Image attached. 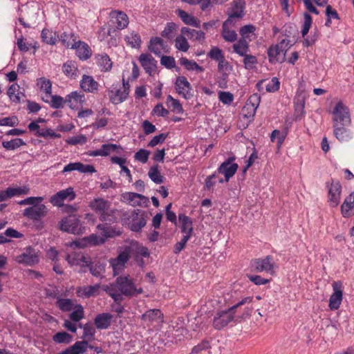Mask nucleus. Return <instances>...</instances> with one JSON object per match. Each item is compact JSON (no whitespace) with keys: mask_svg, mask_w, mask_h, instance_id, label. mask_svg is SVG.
<instances>
[{"mask_svg":"<svg viewBox=\"0 0 354 354\" xmlns=\"http://www.w3.org/2000/svg\"><path fill=\"white\" fill-rule=\"evenodd\" d=\"M104 290L116 303H120L123 300V296L132 297L143 292L142 288L129 274L118 277Z\"/></svg>","mask_w":354,"mask_h":354,"instance_id":"1","label":"nucleus"},{"mask_svg":"<svg viewBox=\"0 0 354 354\" xmlns=\"http://www.w3.org/2000/svg\"><path fill=\"white\" fill-rule=\"evenodd\" d=\"M253 297L242 298L236 304L229 308L227 310H221L216 313L213 320V326L216 330L225 327L234 319V310L245 304L252 302Z\"/></svg>","mask_w":354,"mask_h":354,"instance_id":"2","label":"nucleus"},{"mask_svg":"<svg viewBox=\"0 0 354 354\" xmlns=\"http://www.w3.org/2000/svg\"><path fill=\"white\" fill-rule=\"evenodd\" d=\"M89 207L100 216L102 221H114V214L117 209H111V203L102 198H95L91 201Z\"/></svg>","mask_w":354,"mask_h":354,"instance_id":"3","label":"nucleus"},{"mask_svg":"<svg viewBox=\"0 0 354 354\" xmlns=\"http://www.w3.org/2000/svg\"><path fill=\"white\" fill-rule=\"evenodd\" d=\"M147 215L141 209L133 210L131 212H124L121 216L123 225H127L131 230L139 232L147 224Z\"/></svg>","mask_w":354,"mask_h":354,"instance_id":"4","label":"nucleus"},{"mask_svg":"<svg viewBox=\"0 0 354 354\" xmlns=\"http://www.w3.org/2000/svg\"><path fill=\"white\" fill-rule=\"evenodd\" d=\"M130 258L131 248L126 246L122 250L119 251L116 257L111 258L109 260V265L112 268L114 276L119 275L124 270L126 265Z\"/></svg>","mask_w":354,"mask_h":354,"instance_id":"5","label":"nucleus"},{"mask_svg":"<svg viewBox=\"0 0 354 354\" xmlns=\"http://www.w3.org/2000/svg\"><path fill=\"white\" fill-rule=\"evenodd\" d=\"M59 228L62 231L73 234H81L85 231L80 218L75 215H69L59 221Z\"/></svg>","mask_w":354,"mask_h":354,"instance_id":"6","label":"nucleus"},{"mask_svg":"<svg viewBox=\"0 0 354 354\" xmlns=\"http://www.w3.org/2000/svg\"><path fill=\"white\" fill-rule=\"evenodd\" d=\"M332 113L333 127H335L337 124H351L348 109L342 102H339L336 104Z\"/></svg>","mask_w":354,"mask_h":354,"instance_id":"7","label":"nucleus"},{"mask_svg":"<svg viewBox=\"0 0 354 354\" xmlns=\"http://www.w3.org/2000/svg\"><path fill=\"white\" fill-rule=\"evenodd\" d=\"M252 269L257 272H266L273 274L274 261L272 257L268 255L263 259H256L251 261Z\"/></svg>","mask_w":354,"mask_h":354,"instance_id":"8","label":"nucleus"},{"mask_svg":"<svg viewBox=\"0 0 354 354\" xmlns=\"http://www.w3.org/2000/svg\"><path fill=\"white\" fill-rule=\"evenodd\" d=\"M235 159L234 156L228 157L217 169L218 174L224 175L225 182L229 181L230 178L235 174L239 168L238 164L234 162Z\"/></svg>","mask_w":354,"mask_h":354,"instance_id":"9","label":"nucleus"},{"mask_svg":"<svg viewBox=\"0 0 354 354\" xmlns=\"http://www.w3.org/2000/svg\"><path fill=\"white\" fill-rule=\"evenodd\" d=\"M76 197V194L73 190V188L68 187L65 189H62L50 198V202L57 207H62L64 205V201L67 200L68 201H73Z\"/></svg>","mask_w":354,"mask_h":354,"instance_id":"10","label":"nucleus"},{"mask_svg":"<svg viewBox=\"0 0 354 354\" xmlns=\"http://www.w3.org/2000/svg\"><path fill=\"white\" fill-rule=\"evenodd\" d=\"M48 212V209L44 204L35 205L26 208L24 210V216L34 221H38L41 218L46 216Z\"/></svg>","mask_w":354,"mask_h":354,"instance_id":"11","label":"nucleus"},{"mask_svg":"<svg viewBox=\"0 0 354 354\" xmlns=\"http://www.w3.org/2000/svg\"><path fill=\"white\" fill-rule=\"evenodd\" d=\"M342 185L338 180H332L328 187V201L330 207H337L340 201Z\"/></svg>","mask_w":354,"mask_h":354,"instance_id":"12","label":"nucleus"},{"mask_svg":"<svg viewBox=\"0 0 354 354\" xmlns=\"http://www.w3.org/2000/svg\"><path fill=\"white\" fill-rule=\"evenodd\" d=\"M15 260L19 263L31 266L37 263L39 259L35 250L29 246L26 248L21 254L16 256Z\"/></svg>","mask_w":354,"mask_h":354,"instance_id":"13","label":"nucleus"},{"mask_svg":"<svg viewBox=\"0 0 354 354\" xmlns=\"http://www.w3.org/2000/svg\"><path fill=\"white\" fill-rule=\"evenodd\" d=\"M333 293L330 295L329 299V308L330 310H337L342 301V283L340 281H335L332 284Z\"/></svg>","mask_w":354,"mask_h":354,"instance_id":"14","label":"nucleus"},{"mask_svg":"<svg viewBox=\"0 0 354 354\" xmlns=\"http://www.w3.org/2000/svg\"><path fill=\"white\" fill-rule=\"evenodd\" d=\"M175 86L178 93L185 99L188 100L193 96L192 93V86L185 77H178L175 82Z\"/></svg>","mask_w":354,"mask_h":354,"instance_id":"15","label":"nucleus"},{"mask_svg":"<svg viewBox=\"0 0 354 354\" xmlns=\"http://www.w3.org/2000/svg\"><path fill=\"white\" fill-rule=\"evenodd\" d=\"M65 101L70 109L75 110L85 102L86 98L82 91H75L65 97Z\"/></svg>","mask_w":354,"mask_h":354,"instance_id":"16","label":"nucleus"},{"mask_svg":"<svg viewBox=\"0 0 354 354\" xmlns=\"http://www.w3.org/2000/svg\"><path fill=\"white\" fill-rule=\"evenodd\" d=\"M138 60L146 73L151 76L156 72L157 61L150 54L142 53Z\"/></svg>","mask_w":354,"mask_h":354,"instance_id":"17","label":"nucleus"},{"mask_svg":"<svg viewBox=\"0 0 354 354\" xmlns=\"http://www.w3.org/2000/svg\"><path fill=\"white\" fill-rule=\"evenodd\" d=\"M109 17L113 24L116 25L118 30H123L127 27L129 21L126 13L120 10H112L109 13Z\"/></svg>","mask_w":354,"mask_h":354,"instance_id":"18","label":"nucleus"},{"mask_svg":"<svg viewBox=\"0 0 354 354\" xmlns=\"http://www.w3.org/2000/svg\"><path fill=\"white\" fill-rule=\"evenodd\" d=\"M108 95L110 102L115 104H119L124 102L128 97V93L125 90H122L118 84H113V88L108 91Z\"/></svg>","mask_w":354,"mask_h":354,"instance_id":"19","label":"nucleus"},{"mask_svg":"<svg viewBox=\"0 0 354 354\" xmlns=\"http://www.w3.org/2000/svg\"><path fill=\"white\" fill-rule=\"evenodd\" d=\"M350 125L337 124L333 127L335 137L341 142L351 140L353 134L349 129Z\"/></svg>","mask_w":354,"mask_h":354,"instance_id":"20","label":"nucleus"},{"mask_svg":"<svg viewBox=\"0 0 354 354\" xmlns=\"http://www.w3.org/2000/svg\"><path fill=\"white\" fill-rule=\"evenodd\" d=\"M231 6L227 10V19H241L244 15L245 2L243 0H236L231 3Z\"/></svg>","mask_w":354,"mask_h":354,"instance_id":"21","label":"nucleus"},{"mask_svg":"<svg viewBox=\"0 0 354 354\" xmlns=\"http://www.w3.org/2000/svg\"><path fill=\"white\" fill-rule=\"evenodd\" d=\"M122 150L120 145L112 143L104 144L100 149L91 151L90 155L92 156H107L113 152L120 153Z\"/></svg>","mask_w":354,"mask_h":354,"instance_id":"22","label":"nucleus"},{"mask_svg":"<svg viewBox=\"0 0 354 354\" xmlns=\"http://www.w3.org/2000/svg\"><path fill=\"white\" fill-rule=\"evenodd\" d=\"M73 171H77L80 173H94L96 171L95 167L91 165H84L80 162H71L66 165L63 170L62 173L70 172Z\"/></svg>","mask_w":354,"mask_h":354,"instance_id":"23","label":"nucleus"},{"mask_svg":"<svg viewBox=\"0 0 354 354\" xmlns=\"http://www.w3.org/2000/svg\"><path fill=\"white\" fill-rule=\"evenodd\" d=\"M113 316L109 313L97 314L94 319V324L99 330L108 329L112 323Z\"/></svg>","mask_w":354,"mask_h":354,"instance_id":"24","label":"nucleus"},{"mask_svg":"<svg viewBox=\"0 0 354 354\" xmlns=\"http://www.w3.org/2000/svg\"><path fill=\"white\" fill-rule=\"evenodd\" d=\"M141 319L147 325L160 323L163 319V314L159 309H151L142 315Z\"/></svg>","mask_w":354,"mask_h":354,"instance_id":"25","label":"nucleus"},{"mask_svg":"<svg viewBox=\"0 0 354 354\" xmlns=\"http://www.w3.org/2000/svg\"><path fill=\"white\" fill-rule=\"evenodd\" d=\"M290 129V124H286L281 128V130L274 129L270 135V140L274 142L277 140V147L279 149L286 140Z\"/></svg>","mask_w":354,"mask_h":354,"instance_id":"26","label":"nucleus"},{"mask_svg":"<svg viewBox=\"0 0 354 354\" xmlns=\"http://www.w3.org/2000/svg\"><path fill=\"white\" fill-rule=\"evenodd\" d=\"M81 88L87 93H94L97 91L99 84L92 76L84 75L80 82Z\"/></svg>","mask_w":354,"mask_h":354,"instance_id":"27","label":"nucleus"},{"mask_svg":"<svg viewBox=\"0 0 354 354\" xmlns=\"http://www.w3.org/2000/svg\"><path fill=\"white\" fill-rule=\"evenodd\" d=\"M72 49L75 50L77 56L82 60H86L91 55V50L89 46L80 40L77 42L73 43Z\"/></svg>","mask_w":354,"mask_h":354,"instance_id":"28","label":"nucleus"},{"mask_svg":"<svg viewBox=\"0 0 354 354\" xmlns=\"http://www.w3.org/2000/svg\"><path fill=\"white\" fill-rule=\"evenodd\" d=\"M341 213L344 218H349L354 215V192L344 199L341 205Z\"/></svg>","mask_w":354,"mask_h":354,"instance_id":"29","label":"nucleus"},{"mask_svg":"<svg viewBox=\"0 0 354 354\" xmlns=\"http://www.w3.org/2000/svg\"><path fill=\"white\" fill-rule=\"evenodd\" d=\"M86 266L89 268L90 272L95 277L102 278L105 272L106 263L99 260L87 261Z\"/></svg>","mask_w":354,"mask_h":354,"instance_id":"30","label":"nucleus"},{"mask_svg":"<svg viewBox=\"0 0 354 354\" xmlns=\"http://www.w3.org/2000/svg\"><path fill=\"white\" fill-rule=\"evenodd\" d=\"M122 196L130 205L133 207L141 206L148 201L146 196L134 192H127Z\"/></svg>","mask_w":354,"mask_h":354,"instance_id":"31","label":"nucleus"},{"mask_svg":"<svg viewBox=\"0 0 354 354\" xmlns=\"http://www.w3.org/2000/svg\"><path fill=\"white\" fill-rule=\"evenodd\" d=\"M100 288V284L81 286L77 288L76 293L80 297L89 298L93 296H97L99 294Z\"/></svg>","mask_w":354,"mask_h":354,"instance_id":"32","label":"nucleus"},{"mask_svg":"<svg viewBox=\"0 0 354 354\" xmlns=\"http://www.w3.org/2000/svg\"><path fill=\"white\" fill-rule=\"evenodd\" d=\"M104 241V238L100 237L95 234H92L89 236L84 238L80 241H74L73 244L77 247L83 248L87 245H97L102 244Z\"/></svg>","mask_w":354,"mask_h":354,"instance_id":"33","label":"nucleus"},{"mask_svg":"<svg viewBox=\"0 0 354 354\" xmlns=\"http://www.w3.org/2000/svg\"><path fill=\"white\" fill-rule=\"evenodd\" d=\"M232 24L231 19H227L223 24L221 36L225 41L228 42H234L237 39V34L230 28V26Z\"/></svg>","mask_w":354,"mask_h":354,"instance_id":"34","label":"nucleus"},{"mask_svg":"<svg viewBox=\"0 0 354 354\" xmlns=\"http://www.w3.org/2000/svg\"><path fill=\"white\" fill-rule=\"evenodd\" d=\"M63 73L68 78L75 80L79 75L77 64L72 60H68L62 66Z\"/></svg>","mask_w":354,"mask_h":354,"instance_id":"35","label":"nucleus"},{"mask_svg":"<svg viewBox=\"0 0 354 354\" xmlns=\"http://www.w3.org/2000/svg\"><path fill=\"white\" fill-rule=\"evenodd\" d=\"M180 32L183 35H186L187 39L197 41L201 44L205 39V33L201 30H196L187 27H183Z\"/></svg>","mask_w":354,"mask_h":354,"instance_id":"36","label":"nucleus"},{"mask_svg":"<svg viewBox=\"0 0 354 354\" xmlns=\"http://www.w3.org/2000/svg\"><path fill=\"white\" fill-rule=\"evenodd\" d=\"M88 346V341L82 340L76 342L73 346L67 348L57 354H81L86 351Z\"/></svg>","mask_w":354,"mask_h":354,"instance_id":"37","label":"nucleus"},{"mask_svg":"<svg viewBox=\"0 0 354 354\" xmlns=\"http://www.w3.org/2000/svg\"><path fill=\"white\" fill-rule=\"evenodd\" d=\"M269 61L271 63L283 62L285 59L286 54L281 51L279 47L276 44L271 46L268 50Z\"/></svg>","mask_w":354,"mask_h":354,"instance_id":"38","label":"nucleus"},{"mask_svg":"<svg viewBox=\"0 0 354 354\" xmlns=\"http://www.w3.org/2000/svg\"><path fill=\"white\" fill-rule=\"evenodd\" d=\"M28 189L22 188L8 187L4 191H0V202L4 201L14 196L26 194Z\"/></svg>","mask_w":354,"mask_h":354,"instance_id":"39","label":"nucleus"},{"mask_svg":"<svg viewBox=\"0 0 354 354\" xmlns=\"http://www.w3.org/2000/svg\"><path fill=\"white\" fill-rule=\"evenodd\" d=\"M178 221L180 223V228L181 232H189V234H193V221L189 216H186L184 214H179Z\"/></svg>","mask_w":354,"mask_h":354,"instance_id":"40","label":"nucleus"},{"mask_svg":"<svg viewBox=\"0 0 354 354\" xmlns=\"http://www.w3.org/2000/svg\"><path fill=\"white\" fill-rule=\"evenodd\" d=\"M176 14L185 24L200 28V21L187 12L178 9L176 10Z\"/></svg>","mask_w":354,"mask_h":354,"instance_id":"41","label":"nucleus"},{"mask_svg":"<svg viewBox=\"0 0 354 354\" xmlns=\"http://www.w3.org/2000/svg\"><path fill=\"white\" fill-rule=\"evenodd\" d=\"M149 49L155 55H160L165 49V44L162 39L158 37L151 38L149 45Z\"/></svg>","mask_w":354,"mask_h":354,"instance_id":"42","label":"nucleus"},{"mask_svg":"<svg viewBox=\"0 0 354 354\" xmlns=\"http://www.w3.org/2000/svg\"><path fill=\"white\" fill-rule=\"evenodd\" d=\"M124 40L128 46L135 48H140L142 42L140 35L135 31H132L125 35Z\"/></svg>","mask_w":354,"mask_h":354,"instance_id":"43","label":"nucleus"},{"mask_svg":"<svg viewBox=\"0 0 354 354\" xmlns=\"http://www.w3.org/2000/svg\"><path fill=\"white\" fill-rule=\"evenodd\" d=\"M56 306L63 312H69L74 308L75 306L72 299L62 298L60 297H57L55 302Z\"/></svg>","mask_w":354,"mask_h":354,"instance_id":"44","label":"nucleus"},{"mask_svg":"<svg viewBox=\"0 0 354 354\" xmlns=\"http://www.w3.org/2000/svg\"><path fill=\"white\" fill-rule=\"evenodd\" d=\"M66 259L71 266H77L82 262L85 263L87 262L85 256L82 252H71L66 256Z\"/></svg>","mask_w":354,"mask_h":354,"instance_id":"45","label":"nucleus"},{"mask_svg":"<svg viewBox=\"0 0 354 354\" xmlns=\"http://www.w3.org/2000/svg\"><path fill=\"white\" fill-rule=\"evenodd\" d=\"M96 59L97 64L102 71H109L112 68V62L106 54L98 55Z\"/></svg>","mask_w":354,"mask_h":354,"instance_id":"46","label":"nucleus"},{"mask_svg":"<svg viewBox=\"0 0 354 354\" xmlns=\"http://www.w3.org/2000/svg\"><path fill=\"white\" fill-rule=\"evenodd\" d=\"M41 37L44 42L50 45L55 44L58 37L55 32H53L47 28L42 30Z\"/></svg>","mask_w":354,"mask_h":354,"instance_id":"47","label":"nucleus"},{"mask_svg":"<svg viewBox=\"0 0 354 354\" xmlns=\"http://www.w3.org/2000/svg\"><path fill=\"white\" fill-rule=\"evenodd\" d=\"M179 63L188 71H196L197 72H203L204 71V68L199 66L195 61L189 60L186 57H181L179 60Z\"/></svg>","mask_w":354,"mask_h":354,"instance_id":"48","label":"nucleus"},{"mask_svg":"<svg viewBox=\"0 0 354 354\" xmlns=\"http://www.w3.org/2000/svg\"><path fill=\"white\" fill-rule=\"evenodd\" d=\"M59 40L62 44L68 48H72L73 43L77 42L78 41L77 36L75 33H67L66 32L61 35Z\"/></svg>","mask_w":354,"mask_h":354,"instance_id":"49","label":"nucleus"},{"mask_svg":"<svg viewBox=\"0 0 354 354\" xmlns=\"http://www.w3.org/2000/svg\"><path fill=\"white\" fill-rule=\"evenodd\" d=\"M233 50L234 52L240 56L245 55V54H247V53L249 51L248 42L245 40V39L241 38L233 45Z\"/></svg>","mask_w":354,"mask_h":354,"instance_id":"50","label":"nucleus"},{"mask_svg":"<svg viewBox=\"0 0 354 354\" xmlns=\"http://www.w3.org/2000/svg\"><path fill=\"white\" fill-rule=\"evenodd\" d=\"M131 248V256L132 257H149V252L148 248L136 243Z\"/></svg>","mask_w":354,"mask_h":354,"instance_id":"51","label":"nucleus"},{"mask_svg":"<svg viewBox=\"0 0 354 354\" xmlns=\"http://www.w3.org/2000/svg\"><path fill=\"white\" fill-rule=\"evenodd\" d=\"M175 47L180 51L187 52L189 48V44L187 41L186 35H181L177 36L175 39Z\"/></svg>","mask_w":354,"mask_h":354,"instance_id":"52","label":"nucleus"},{"mask_svg":"<svg viewBox=\"0 0 354 354\" xmlns=\"http://www.w3.org/2000/svg\"><path fill=\"white\" fill-rule=\"evenodd\" d=\"M166 104L169 109L171 111L177 113H181L183 111V109L180 102L178 100L174 99L171 95H169L167 97Z\"/></svg>","mask_w":354,"mask_h":354,"instance_id":"53","label":"nucleus"},{"mask_svg":"<svg viewBox=\"0 0 354 354\" xmlns=\"http://www.w3.org/2000/svg\"><path fill=\"white\" fill-rule=\"evenodd\" d=\"M72 339V336L65 331L58 332L53 336V340L57 344H69Z\"/></svg>","mask_w":354,"mask_h":354,"instance_id":"54","label":"nucleus"},{"mask_svg":"<svg viewBox=\"0 0 354 354\" xmlns=\"http://www.w3.org/2000/svg\"><path fill=\"white\" fill-rule=\"evenodd\" d=\"M23 145H26V142L21 138H14L2 142V146L7 150H15Z\"/></svg>","mask_w":354,"mask_h":354,"instance_id":"55","label":"nucleus"},{"mask_svg":"<svg viewBox=\"0 0 354 354\" xmlns=\"http://www.w3.org/2000/svg\"><path fill=\"white\" fill-rule=\"evenodd\" d=\"M37 85L41 91L45 92L47 95H50L52 91V83L50 80L46 77H40L37 80Z\"/></svg>","mask_w":354,"mask_h":354,"instance_id":"56","label":"nucleus"},{"mask_svg":"<svg viewBox=\"0 0 354 354\" xmlns=\"http://www.w3.org/2000/svg\"><path fill=\"white\" fill-rule=\"evenodd\" d=\"M176 28L177 26L175 23H167L165 29L162 30L161 35L167 39L171 40L175 37L174 31Z\"/></svg>","mask_w":354,"mask_h":354,"instance_id":"57","label":"nucleus"},{"mask_svg":"<svg viewBox=\"0 0 354 354\" xmlns=\"http://www.w3.org/2000/svg\"><path fill=\"white\" fill-rule=\"evenodd\" d=\"M148 176L152 181L156 184H160L163 182V176L160 174L158 167H151L148 172Z\"/></svg>","mask_w":354,"mask_h":354,"instance_id":"58","label":"nucleus"},{"mask_svg":"<svg viewBox=\"0 0 354 354\" xmlns=\"http://www.w3.org/2000/svg\"><path fill=\"white\" fill-rule=\"evenodd\" d=\"M97 228L104 239L113 237L115 235V231L107 223L99 224Z\"/></svg>","mask_w":354,"mask_h":354,"instance_id":"59","label":"nucleus"},{"mask_svg":"<svg viewBox=\"0 0 354 354\" xmlns=\"http://www.w3.org/2000/svg\"><path fill=\"white\" fill-rule=\"evenodd\" d=\"M73 309L75 310L70 314L69 317L72 321L77 322L84 317V308L82 305L77 304Z\"/></svg>","mask_w":354,"mask_h":354,"instance_id":"60","label":"nucleus"},{"mask_svg":"<svg viewBox=\"0 0 354 354\" xmlns=\"http://www.w3.org/2000/svg\"><path fill=\"white\" fill-rule=\"evenodd\" d=\"M313 23L312 17L307 12L304 14V22L301 28V35L304 37L308 32Z\"/></svg>","mask_w":354,"mask_h":354,"instance_id":"61","label":"nucleus"},{"mask_svg":"<svg viewBox=\"0 0 354 354\" xmlns=\"http://www.w3.org/2000/svg\"><path fill=\"white\" fill-rule=\"evenodd\" d=\"M326 15L327 17L325 25L330 27L331 25L332 19H338L339 15L337 12L333 9L330 5H328L326 8Z\"/></svg>","mask_w":354,"mask_h":354,"instance_id":"62","label":"nucleus"},{"mask_svg":"<svg viewBox=\"0 0 354 354\" xmlns=\"http://www.w3.org/2000/svg\"><path fill=\"white\" fill-rule=\"evenodd\" d=\"M117 30L113 28H106V26H102L98 31V38L102 41L106 39L108 36H112L116 33Z\"/></svg>","mask_w":354,"mask_h":354,"instance_id":"63","label":"nucleus"},{"mask_svg":"<svg viewBox=\"0 0 354 354\" xmlns=\"http://www.w3.org/2000/svg\"><path fill=\"white\" fill-rule=\"evenodd\" d=\"M243 62L244 64V66L248 70L252 69L257 64V59L254 55L245 54V55H243Z\"/></svg>","mask_w":354,"mask_h":354,"instance_id":"64","label":"nucleus"}]
</instances>
